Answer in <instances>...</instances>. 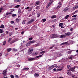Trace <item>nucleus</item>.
Returning a JSON list of instances; mask_svg holds the SVG:
<instances>
[{
    "instance_id": "35",
    "label": "nucleus",
    "mask_w": 78,
    "mask_h": 78,
    "mask_svg": "<svg viewBox=\"0 0 78 78\" xmlns=\"http://www.w3.org/2000/svg\"><path fill=\"white\" fill-rule=\"evenodd\" d=\"M73 58V56H70L69 58V59H72V58Z\"/></svg>"
},
{
    "instance_id": "43",
    "label": "nucleus",
    "mask_w": 78,
    "mask_h": 78,
    "mask_svg": "<svg viewBox=\"0 0 78 78\" xmlns=\"http://www.w3.org/2000/svg\"><path fill=\"white\" fill-rule=\"evenodd\" d=\"M33 39V38L32 37H30L29 39V40L30 41H31Z\"/></svg>"
},
{
    "instance_id": "46",
    "label": "nucleus",
    "mask_w": 78,
    "mask_h": 78,
    "mask_svg": "<svg viewBox=\"0 0 78 78\" xmlns=\"http://www.w3.org/2000/svg\"><path fill=\"white\" fill-rule=\"evenodd\" d=\"M77 12H78L77 11H75V12H73V14H76V13Z\"/></svg>"
},
{
    "instance_id": "47",
    "label": "nucleus",
    "mask_w": 78,
    "mask_h": 78,
    "mask_svg": "<svg viewBox=\"0 0 78 78\" xmlns=\"http://www.w3.org/2000/svg\"><path fill=\"white\" fill-rule=\"evenodd\" d=\"M14 23V21H11V23L12 24V23Z\"/></svg>"
},
{
    "instance_id": "36",
    "label": "nucleus",
    "mask_w": 78,
    "mask_h": 78,
    "mask_svg": "<svg viewBox=\"0 0 78 78\" xmlns=\"http://www.w3.org/2000/svg\"><path fill=\"white\" fill-rule=\"evenodd\" d=\"M15 2H19V0H14Z\"/></svg>"
},
{
    "instance_id": "39",
    "label": "nucleus",
    "mask_w": 78,
    "mask_h": 78,
    "mask_svg": "<svg viewBox=\"0 0 78 78\" xmlns=\"http://www.w3.org/2000/svg\"><path fill=\"white\" fill-rule=\"evenodd\" d=\"M34 54L35 55H37V54H38V52H35V53H34Z\"/></svg>"
},
{
    "instance_id": "30",
    "label": "nucleus",
    "mask_w": 78,
    "mask_h": 78,
    "mask_svg": "<svg viewBox=\"0 0 78 78\" xmlns=\"http://www.w3.org/2000/svg\"><path fill=\"white\" fill-rule=\"evenodd\" d=\"M23 70H29V68H24L23 69Z\"/></svg>"
},
{
    "instance_id": "4",
    "label": "nucleus",
    "mask_w": 78,
    "mask_h": 78,
    "mask_svg": "<svg viewBox=\"0 0 78 78\" xmlns=\"http://www.w3.org/2000/svg\"><path fill=\"white\" fill-rule=\"evenodd\" d=\"M57 34H52L51 35V38H55V37H57Z\"/></svg>"
},
{
    "instance_id": "42",
    "label": "nucleus",
    "mask_w": 78,
    "mask_h": 78,
    "mask_svg": "<svg viewBox=\"0 0 78 78\" xmlns=\"http://www.w3.org/2000/svg\"><path fill=\"white\" fill-rule=\"evenodd\" d=\"M15 78H19V76H18L17 75H16L15 76Z\"/></svg>"
},
{
    "instance_id": "17",
    "label": "nucleus",
    "mask_w": 78,
    "mask_h": 78,
    "mask_svg": "<svg viewBox=\"0 0 78 78\" xmlns=\"http://www.w3.org/2000/svg\"><path fill=\"white\" fill-rule=\"evenodd\" d=\"M72 51L71 50L70 51H68L66 52L67 53H68V54H71L72 53Z\"/></svg>"
},
{
    "instance_id": "19",
    "label": "nucleus",
    "mask_w": 78,
    "mask_h": 78,
    "mask_svg": "<svg viewBox=\"0 0 78 78\" xmlns=\"http://www.w3.org/2000/svg\"><path fill=\"white\" fill-rule=\"evenodd\" d=\"M30 44L31 43L30 42L29 43H28L26 45L27 47H28V46H30Z\"/></svg>"
},
{
    "instance_id": "24",
    "label": "nucleus",
    "mask_w": 78,
    "mask_h": 78,
    "mask_svg": "<svg viewBox=\"0 0 78 78\" xmlns=\"http://www.w3.org/2000/svg\"><path fill=\"white\" fill-rule=\"evenodd\" d=\"M11 50V48H9L7 49V51L8 52H9Z\"/></svg>"
},
{
    "instance_id": "62",
    "label": "nucleus",
    "mask_w": 78,
    "mask_h": 78,
    "mask_svg": "<svg viewBox=\"0 0 78 78\" xmlns=\"http://www.w3.org/2000/svg\"><path fill=\"white\" fill-rule=\"evenodd\" d=\"M2 56V53H0V56Z\"/></svg>"
},
{
    "instance_id": "23",
    "label": "nucleus",
    "mask_w": 78,
    "mask_h": 78,
    "mask_svg": "<svg viewBox=\"0 0 78 78\" xmlns=\"http://www.w3.org/2000/svg\"><path fill=\"white\" fill-rule=\"evenodd\" d=\"M39 3V2L37 1L36 2V6H37V5H38Z\"/></svg>"
},
{
    "instance_id": "51",
    "label": "nucleus",
    "mask_w": 78,
    "mask_h": 78,
    "mask_svg": "<svg viewBox=\"0 0 78 78\" xmlns=\"http://www.w3.org/2000/svg\"><path fill=\"white\" fill-rule=\"evenodd\" d=\"M56 68L57 69H58L59 68H60V66H58L56 67Z\"/></svg>"
},
{
    "instance_id": "40",
    "label": "nucleus",
    "mask_w": 78,
    "mask_h": 78,
    "mask_svg": "<svg viewBox=\"0 0 78 78\" xmlns=\"http://www.w3.org/2000/svg\"><path fill=\"white\" fill-rule=\"evenodd\" d=\"M1 27H2V28H4V25L2 24L1 25Z\"/></svg>"
},
{
    "instance_id": "25",
    "label": "nucleus",
    "mask_w": 78,
    "mask_h": 78,
    "mask_svg": "<svg viewBox=\"0 0 78 78\" xmlns=\"http://www.w3.org/2000/svg\"><path fill=\"white\" fill-rule=\"evenodd\" d=\"M53 67L52 66L51 67H50L49 68V70H51V69H52Z\"/></svg>"
},
{
    "instance_id": "41",
    "label": "nucleus",
    "mask_w": 78,
    "mask_h": 78,
    "mask_svg": "<svg viewBox=\"0 0 78 78\" xmlns=\"http://www.w3.org/2000/svg\"><path fill=\"white\" fill-rule=\"evenodd\" d=\"M12 17H14L15 16H16V14H13L12 15Z\"/></svg>"
},
{
    "instance_id": "33",
    "label": "nucleus",
    "mask_w": 78,
    "mask_h": 78,
    "mask_svg": "<svg viewBox=\"0 0 78 78\" xmlns=\"http://www.w3.org/2000/svg\"><path fill=\"white\" fill-rule=\"evenodd\" d=\"M11 40H12V38H9V40L8 41V42H9L10 41H11Z\"/></svg>"
},
{
    "instance_id": "13",
    "label": "nucleus",
    "mask_w": 78,
    "mask_h": 78,
    "mask_svg": "<svg viewBox=\"0 0 78 78\" xmlns=\"http://www.w3.org/2000/svg\"><path fill=\"white\" fill-rule=\"evenodd\" d=\"M51 5V2H50L46 6V8H48Z\"/></svg>"
},
{
    "instance_id": "28",
    "label": "nucleus",
    "mask_w": 78,
    "mask_h": 78,
    "mask_svg": "<svg viewBox=\"0 0 78 78\" xmlns=\"http://www.w3.org/2000/svg\"><path fill=\"white\" fill-rule=\"evenodd\" d=\"M66 37V36L63 35H61V37L62 38V37Z\"/></svg>"
},
{
    "instance_id": "54",
    "label": "nucleus",
    "mask_w": 78,
    "mask_h": 78,
    "mask_svg": "<svg viewBox=\"0 0 78 78\" xmlns=\"http://www.w3.org/2000/svg\"><path fill=\"white\" fill-rule=\"evenodd\" d=\"M72 69V70H75V67H74L73 68H71Z\"/></svg>"
},
{
    "instance_id": "6",
    "label": "nucleus",
    "mask_w": 78,
    "mask_h": 78,
    "mask_svg": "<svg viewBox=\"0 0 78 78\" xmlns=\"http://www.w3.org/2000/svg\"><path fill=\"white\" fill-rule=\"evenodd\" d=\"M58 6L57 7L56 9H59L61 6H62V5L61 4V2H59L58 4Z\"/></svg>"
},
{
    "instance_id": "29",
    "label": "nucleus",
    "mask_w": 78,
    "mask_h": 78,
    "mask_svg": "<svg viewBox=\"0 0 78 78\" xmlns=\"http://www.w3.org/2000/svg\"><path fill=\"white\" fill-rule=\"evenodd\" d=\"M10 77H11V78H14V75L11 74L10 75Z\"/></svg>"
},
{
    "instance_id": "38",
    "label": "nucleus",
    "mask_w": 78,
    "mask_h": 78,
    "mask_svg": "<svg viewBox=\"0 0 78 78\" xmlns=\"http://www.w3.org/2000/svg\"><path fill=\"white\" fill-rule=\"evenodd\" d=\"M76 17H74L72 19V20H76Z\"/></svg>"
},
{
    "instance_id": "26",
    "label": "nucleus",
    "mask_w": 78,
    "mask_h": 78,
    "mask_svg": "<svg viewBox=\"0 0 78 78\" xmlns=\"http://www.w3.org/2000/svg\"><path fill=\"white\" fill-rule=\"evenodd\" d=\"M45 53V52L44 51H41V52H40V54H43V55H44V53Z\"/></svg>"
},
{
    "instance_id": "8",
    "label": "nucleus",
    "mask_w": 78,
    "mask_h": 78,
    "mask_svg": "<svg viewBox=\"0 0 78 78\" xmlns=\"http://www.w3.org/2000/svg\"><path fill=\"white\" fill-rule=\"evenodd\" d=\"M71 33L70 32H67L65 34V35L66 36H69L70 35Z\"/></svg>"
},
{
    "instance_id": "64",
    "label": "nucleus",
    "mask_w": 78,
    "mask_h": 78,
    "mask_svg": "<svg viewBox=\"0 0 78 78\" xmlns=\"http://www.w3.org/2000/svg\"><path fill=\"white\" fill-rule=\"evenodd\" d=\"M59 56H62V54H59Z\"/></svg>"
},
{
    "instance_id": "61",
    "label": "nucleus",
    "mask_w": 78,
    "mask_h": 78,
    "mask_svg": "<svg viewBox=\"0 0 78 78\" xmlns=\"http://www.w3.org/2000/svg\"><path fill=\"white\" fill-rule=\"evenodd\" d=\"M23 33H24V31H23L21 32V34H23Z\"/></svg>"
},
{
    "instance_id": "58",
    "label": "nucleus",
    "mask_w": 78,
    "mask_h": 78,
    "mask_svg": "<svg viewBox=\"0 0 78 78\" xmlns=\"http://www.w3.org/2000/svg\"><path fill=\"white\" fill-rule=\"evenodd\" d=\"M29 8H30V7H27V8H26V9H29Z\"/></svg>"
},
{
    "instance_id": "50",
    "label": "nucleus",
    "mask_w": 78,
    "mask_h": 78,
    "mask_svg": "<svg viewBox=\"0 0 78 78\" xmlns=\"http://www.w3.org/2000/svg\"><path fill=\"white\" fill-rule=\"evenodd\" d=\"M39 6H37L36 7V9H39Z\"/></svg>"
},
{
    "instance_id": "14",
    "label": "nucleus",
    "mask_w": 78,
    "mask_h": 78,
    "mask_svg": "<svg viewBox=\"0 0 78 78\" xmlns=\"http://www.w3.org/2000/svg\"><path fill=\"white\" fill-rule=\"evenodd\" d=\"M16 40H15L12 41L10 42V44H13V43H14V42H16Z\"/></svg>"
},
{
    "instance_id": "5",
    "label": "nucleus",
    "mask_w": 78,
    "mask_h": 78,
    "mask_svg": "<svg viewBox=\"0 0 78 78\" xmlns=\"http://www.w3.org/2000/svg\"><path fill=\"white\" fill-rule=\"evenodd\" d=\"M69 70H67V74L68 75H72V73L70 71H69Z\"/></svg>"
},
{
    "instance_id": "3",
    "label": "nucleus",
    "mask_w": 78,
    "mask_h": 78,
    "mask_svg": "<svg viewBox=\"0 0 78 78\" xmlns=\"http://www.w3.org/2000/svg\"><path fill=\"white\" fill-rule=\"evenodd\" d=\"M6 70H7V69L5 70L2 73L3 75V76H4V77H5V76H6V72H7V71H6Z\"/></svg>"
},
{
    "instance_id": "37",
    "label": "nucleus",
    "mask_w": 78,
    "mask_h": 78,
    "mask_svg": "<svg viewBox=\"0 0 78 78\" xmlns=\"http://www.w3.org/2000/svg\"><path fill=\"white\" fill-rule=\"evenodd\" d=\"M25 20H24L23 22V25H24V24H25Z\"/></svg>"
},
{
    "instance_id": "48",
    "label": "nucleus",
    "mask_w": 78,
    "mask_h": 78,
    "mask_svg": "<svg viewBox=\"0 0 78 78\" xmlns=\"http://www.w3.org/2000/svg\"><path fill=\"white\" fill-rule=\"evenodd\" d=\"M3 7H2L1 8H0V10L1 11H2V10H3Z\"/></svg>"
},
{
    "instance_id": "18",
    "label": "nucleus",
    "mask_w": 78,
    "mask_h": 78,
    "mask_svg": "<svg viewBox=\"0 0 78 78\" xmlns=\"http://www.w3.org/2000/svg\"><path fill=\"white\" fill-rule=\"evenodd\" d=\"M68 42H66L65 43H63L61 44V45H65V44H67V43Z\"/></svg>"
},
{
    "instance_id": "11",
    "label": "nucleus",
    "mask_w": 78,
    "mask_h": 78,
    "mask_svg": "<svg viewBox=\"0 0 78 78\" xmlns=\"http://www.w3.org/2000/svg\"><path fill=\"white\" fill-rule=\"evenodd\" d=\"M68 7H67L66 8H65L64 9H63V11L64 12H66L67 11H68Z\"/></svg>"
},
{
    "instance_id": "7",
    "label": "nucleus",
    "mask_w": 78,
    "mask_h": 78,
    "mask_svg": "<svg viewBox=\"0 0 78 78\" xmlns=\"http://www.w3.org/2000/svg\"><path fill=\"white\" fill-rule=\"evenodd\" d=\"M34 21V19H32L30 21H29L27 22V24H30V23H32L33 21Z\"/></svg>"
},
{
    "instance_id": "21",
    "label": "nucleus",
    "mask_w": 78,
    "mask_h": 78,
    "mask_svg": "<svg viewBox=\"0 0 78 78\" xmlns=\"http://www.w3.org/2000/svg\"><path fill=\"white\" fill-rule=\"evenodd\" d=\"M69 17H70V16L69 15H67L65 17L66 19H68V18Z\"/></svg>"
},
{
    "instance_id": "44",
    "label": "nucleus",
    "mask_w": 78,
    "mask_h": 78,
    "mask_svg": "<svg viewBox=\"0 0 78 78\" xmlns=\"http://www.w3.org/2000/svg\"><path fill=\"white\" fill-rule=\"evenodd\" d=\"M77 15H75L72 16V17H76Z\"/></svg>"
},
{
    "instance_id": "63",
    "label": "nucleus",
    "mask_w": 78,
    "mask_h": 78,
    "mask_svg": "<svg viewBox=\"0 0 78 78\" xmlns=\"http://www.w3.org/2000/svg\"><path fill=\"white\" fill-rule=\"evenodd\" d=\"M5 33L6 34H8V31H6L5 32Z\"/></svg>"
},
{
    "instance_id": "55",
    "label": "nucleus",
    "mask_w": 78,
    "mask_h": 78,
    "mask_svg": "<svg viewBox=\"0 0 78 78\" xmlns=\"http://www.w3.org/2000/svg\"><path fill=\"white\" fill-rule=\"evenodd\" d=\"M70 31H72L73 30V28H71L70 29Z\"/></svg>"
},
{
    "instance_id": "60",
    "label": "nucleus",
    "mask_w": 78,
    "mask_h": 78,
    "mask_svg": "<svg viewBox=\"0 0 78 78\" xmlns=\"http://www.w3.org/2000/svg\"><path fill=\"white\" fill-rule=\"evenodd\" d=\"M40 14H37V17H39V16H40Z\"/></svg>"
},
{
    "instance_id": "22",
    "label": "nucleus",
    "mask_w": 78,
    "mask_h": 78,
    "mask_svg": "<svg viewBox=\"0 0 78 78\" xmlns=\"http://www.w3.org/2000/svg\"><path fill=\"white\" fill-rule=\"evenodd\" d=\"M20 20H19V19L18 18H17L16 20V22L18 23V22H19Z\"/></svg>"
},
{
    "instance_id": "12",
    "label": "nucleus",
    "mask_w": 78,
    "mask_h": 78,
    "mask_svg": "<svg viewBox=\"0 0 78 78\" xmlns=\"http://www.w3.org/2000/svg\"><path fill=\"white\" fill-rule=\"evenodd\" d=\"M39 76V73H37L34 74V76H35V77H37V76Z\"/></svg>"
},
{
    "instance_id": "9",
    "label": "nucleus",
    "mask_w": 78,
    "mask_h": 78,
    "mask_svg": "<svg viewBox=\"0 0 78 78\" xmlns=\"http://www.w3.org/2000/svg\"><path fill=\"white\" fill-rule=\"evenodd\" d=\"M67 69H69V70H71V71H72V68H71V67H70V66L69 65L67 66Z\"/></svg>"
},
{
    "instance_id": "57",
    "label": "nucleus",
    "mask_w": 78,
    "mask_h": 78,
    "mask_svg": "<svg viewBox=\"0 0 78 78\" xmlns=\"http://www.w3.org/2000/svg\"><path fill=\"white\" fill-rule=\"evenodd\" d=\"M11 35H12V33H10L9 34V36H11Z\"/></svg>"
},
{
    "instance_id": "56",
    "label": "nucleus",
    "mask_w": 78,
    "mask_h": 78,
    "mask_svg": "<svg viewBox=\"0 0 78 78\" xmlns=\"http://www.w3.org/2000/svg\"><path fill=\"white\" fill-rule=\"evenodd\" d=\"M54 71H56V68H54L53 69Z\"/></svg>"
},
{
    "instance_id": "27",
    "label": "nucleus",
    "mask_w": 78,
    "mask_h": 78,
    "mask_svg": "<svg viewBox=\"0 0 78 78\" xmlns=\"http://www.w3.org/2000/svg\"><path fill=\"white\" fill-rule=\"evenodd\" d=\"M20 7V5H18L15 6V8H19V7Z\"/></svg>"
},
{
    "instance_id": "49",
    "label": "nucleus",
    "mask_w": 78,
    "mask_h": 78,
    "mask_svg": "<svg viewBox=\"0 0 78 78\" xmlns=\"http://www.w3.org/2000/svg\"><path fill=\"white\" fill-rule=\"evenodd\" d=\"M5 44H6V41H4L3 42V45H5Z\"/></svg>"
},
{
    "instance_id": "15",
    "label": "nucleus",
    "mask_w": 78,
    "mask_h": 78,
    "mask_svg": "<svg viewBox=\"0 0 78 78\" xmlns=\"http://www.w3.org/2000/svg\"><path fill=\"white\" fill-rule=\"evenodd\" d=\"M57 65H58V64H54V65H53L52 66L53 67V68H54V67H56V66H57Z\"/></svg>"
},
{
    "instance_id": "31",
    "label": "nucleus",
    "mask_w": 78,
    "mask_h": 78,
    "mask_svg": "<svg viewBox=\"0 0 78 78\" xmlns=\"http://www.w3.org/2000/svg\"><path fill=\"white\" fill-rule=\"evenodd\" d=\"M3 29H0V33H3Z\"/></svg>"
},
{
    "instance_id": "20",
    "label": "nucleus",
    "mask_w": 78,
    "mask_h": 78,
    "mask_svg": "<svg viewBox=\"0 0 78 78\" xmlns=\"http://www.w3.org/2000/svg\"><path fill=\"white\" fill-rule=\"evenodd\" d=\"M35 42H36V41H35V40H34L32 41H31L30 42V44H31L32 43H34Z\"/></svg>"
},
{
    "instance_id": "45",
    "label": "nucleus",
    "mask_w": 78,
    "mask_h": 78,
    "mask_svg": "<svg viewBox=\"0 0 78 78\" xmlns=\"http://www.w3.org/2000/svg\"><path fill=\"white\" fill-rule=\"evenodd\" d=\"M10 12H13L14 11V9H11L10 10Z\"/></svg>"
},
{
    "instance_id": "34",
    "label": "nucleus",
    "mask_w": 78,
    "mask_h": 78,
    "mask_svg": "<svg viewBox=\"0 0 78 78\" xmlns=\"http://www.w3.org/2000/svg\"><path fill=\"white\" fill-rule=\"evenodd\" d=\"M43 22H45V21H46V19H42Z\"/></svg>"
},
{
    "instance_id": "32",
    "label": "nucleus",
    "mask_w": 78,
    "mask_h": 78,
    "mask_svg": "<svg viewBox=\"0 0 78 78\" xmlns=\"http://www.w3.org/2000/svg\"><path fill=\"white\" fill-rule=\"evenodd\" d=\"M12 49L13 50V51H17V49L14 48H13Z\"/></svg>"
},
{
    "instance_id": "2",
    "label": "nucleus",
    "mask_w": 78,
    "mask_h": 78,
    "mask_svg": "<svg viewBox=\"0 0 78 78\" xmlns=\"http://www.w3.org/2000/svg\"><path fill=\"white\" fill-rule=\"evenodd\" d=\"M33 49L32 48H29L28 51V54H29V55H31L32 52H33Z\"/></svg>"
},
{
    "instance_id": "16",
    "label": "nucleus",
    "mask_w": 78,
    "mask_h": 78,
    "mask_svg": "<svg viewBox=\"0 0 78 78\" xmlns=\"http://www.w3.org/2000/svg\"><path fill=\"white\" fill-rule=\"evenodd\" d=\"M56 18V15L52 16L51 17V19H55V18Z\"/></svg>"
},
{
    "instance_id": "1",
    "label": "nucleus",
    "mask_w": 78,
    "mask_h": 78,
    "mask_svg": "<svg viewBox=\"0 0 78 78\" xmlns=\"http://www.w3.org/2000/svg\"><path fill=\"white\" fill-rule=\"evenodd\" d=\"M42 55H41L38 56H36L35 58H28V61H34L35 59H36V58H40V57H42Z\"/></svg>"
},
{
    "instance_id": "59",
    "label": "nucleus",
    "mask_w": 78,
    "mask_h": 78,
    "mask_svg": "<svg viewBox=\"0 0 78 78\" xmlns=\"http://www.w3.org/2000/svg\"><path fill=\"white\" fill-rule=\"evenodd\" d=\"M76 8H78V4L76 6Z\"/></svg>"
},
{
    "instance_id": "52",
    "label": "nucleus",
    "mask_w": 78,
    "mask_h": 78,
    "mask_svg": "<svg viewBox=\"0 0 78 78\" xmlns=\"http://www.w3.org/2000/svg\"><path fill=\"white\" fill-rule=\"evenodd\" d=\"M73 9H76V6H75L73 8Z\"/></svg>"
},
{
    "instance_id": "53",
    "label": "nucleus",
    "mask_w": 78,
    "mask_h": 78,
    "mask_svg": "<svg viewBox=\"0 0 78 78\" xmlns=\"http://www.w3.org/2000/svg\"><path fill=\"white\" fill-rule=\"evenodd\" d=\"M54 46H55V45H53V46L51 47L50 48V49H51V48H53Z\"/></svg>"
},
{
    "instance_id": "10",
    "label": "nucleus",
    "mask_w": 78,
    "mask_h": 78,
    "mask_svg": "<svg viewBox=\"0 0 78 78\" xmlns=\"http://www.w3.org/2000/svg\"><path fill=\"white\" fill-rule=\"evenodd\" d=\"M59 26L61 28H64V26H63V23H60L59 24Z\"/></svg>"
}]
</instances>
